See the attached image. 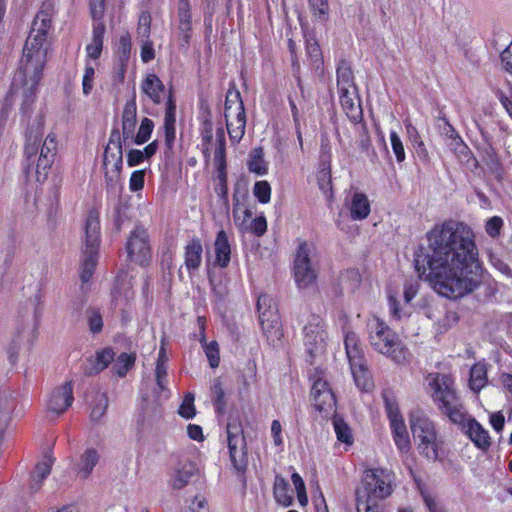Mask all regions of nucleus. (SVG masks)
I'll return each mask as SVG.
<instances>
[{"label": "nucleus", "instance_id": "f257e3e1", "mask_svg": "<svg viewBox=\"0 0 512 512\" xmlns=\"http://www.w3.org/2000/svg\"><path fill=\"white\" fill-rule=\"evenodd\" d=\"M425 238L427 247L420 245L414 252V266L439 295L456 300L481 286L485 270L470 226L444 220L434 224Z\"/></svg>", "mask_w": 512, "mask_h": 512}, {"label": "nucleus", "instance_id": "f03ea898", "mask_svg": "<svg viewBox=\"0 0 512 512\" xmlns=\"http://www.w3.org/2000/svg\"><path fill=\"white\" fill-rule=\"evenodd\" d=\"M53 15V5L44 2L33 19L30 33L23 47L19 70L23 75L24 84L27 85L30 82L32 93L36 92L43 78L47 61V48L44 44L52 26Z\"/></svg>", "mask_w": 512, "mask_h": 512}, {"label": "nucleus", "instance_id": "7ed1b4c3", "mask_svg": "<svg viewBox=\"0 0 512 512\" xmlns=\"http://www.w3.org/2000/svg\"><path fill=\"white\" fill-rule=\"evenodd\" d=\"M42 138V122L38 123L36 127L32 126L27 129L25 134L23 161V169L27 176L31 174L36 161V180L40 183L47 179L49 170L51 169L57 154L56 135L54 133H49L43 142Z\"/></svg>", "mask_w": 512, "mask_h": 512}, {"label": "nucleus", "instance_id": "20e7f679", "mask_svg": "<svg viewBox=\"0 0 512 512\" xmlns=\"http://www.w3.org/2000/svg\"><path fill=\"white\" fill-rule=\"evenodd\" d=\"M426 382L427 392L444 416H467L455 377L451 373H429Z\"/></svg>", "mask_w": 512, "mask_h": 512}, {"label": "nucleus", "instance_id": "39448f33", "mask_svg": "<svg viewBox=\"0 0 512 512\" xmlns=\"http://www.w3.org/2000/svg\"><path fill=\"white\" fill-rule=\"evenodd\" d=\"M368 340L372 348L397 364L410 362L411 353L402 343L399 335L378 316L371 317L367 322Z\"/></svg>", "mask_w": 512, "mask_h": 512}, {"label": "nucleus", "instance_id": "423d86ee", "mask_svg": "<svg viewBox=\"0 0 512 512\" xmlns=\"http://www.w3.org/2000/svg\"><path fill=\"white\" fill-rule=\"evenodd\" d=\"M85 246L80 263V279L82 284L88 283L95 270L99 258L100 247V215L98 210L91 209L85 220Z\"/></svg>", "mask_w": 512, "mask_h": 512}, {"label": "nucleus", "instance_id": "0eeeda50", "mask_svg": "<svg viewBox=\"0 0 512 512\" xmlns=\"http://www.w3.org/2000/svg\"><path fill=\"white\" fill-rule=\"evenodd\" d=\"M346 356L351 374L357 388L362 392H371L374 388L372 374L368 368L365 353L355 332H347L344 337Z\"/></svg>", "mask_w": 512, "mask_h": 512}, {"label": "nucleus", "instance_id": "6e6552de", "mask_svg": "<svg viewBox=\"0 0 512 512\" xmlns=\"http://www.w3.org/2000/svg\"><path fill=\"white\" fill-rule=\"evenodd\" d=\"M393 475L390 471L375 468L364 472L361 485L356 489L357 499L380 501L392 493Z\"/></svg>", "mask_w": 512, "mask_h": 512}, {"label": "nucleus", "instance_id": "1a4fd4ad", "mask_svg": "<svg viewBox=\"0 0 512 512\" xmlns=\"http://www.w3.org/2000/svg\"><path fill=\"white\" fill-rule=\"evenodd\" d=\"M312 382L310 399L316 412L324 416H338L337 399L328 381L324 378V372L316 369L310 377Z\"/></svg>", "mask_w": 512, "mask_h": 512}, {"label": "nucleus", "instance_id": "9d476101", "mask_svg": "<svg viewBox=\"0 0 512 512\" xmlns=\"http://www.w3.org/2000/svg\"><path fill=\"white\" fill-rule=\"evenodd\" d=\"M89 13L93 20L91 42L86 45V59L98 60L104 47L106 25L103 17L106 10V0H88Z\"/></svg>", "mask_w": 512, "mask_h": 512}, {"label": "nucleus", "instance_id": "9b49d317", "mask_svg": "<svg viewBox=\"0 0 512 512\" xmlns=\"http://www.w3.org/2000/svg\"><path fill=\"white\" fill-rule=\"evenodd\" d=\"M125 250L130 262L140 267H148L152 260L148 229L141 224L135 225L127 237Z\"/></svg>", "mask_w": 512, "mask_h": 512}, {"label": "nucleus", "instance_id": "f8f14e48", "mask_svg": "<svg viewBox=\"0 0 512 512\" xmlns=\"http://www.w3.org/2000/svg\"><path fill=\"white\" fill-rule=\"evenodd\" d=\"M122 165L123 149L121 134L118 128H113L103 154V167L105 169V182L107 185H112L114 178L120 176Z\"/></svg>", "mask_w": 512, "mask_h": 512}, {"label": "nucleus", "instance_id": "ddd939ff", "mask_svg": "<svg viewBox=\"0 0 512 512\" xmlns=\"http://www.w3.org/2000/svg\"><path fill=\"white\" fill-rule=\"evenodd\" d=\"M239 419L230 418L226 432L231 463L237 471L242 472L247 466V452L243 428Z\"/></svg>", "mask_w": 512, "mask_h": 512}, {"label": "nucleus", "instance_id": "4468645a", "mask_svg": "<svg viewBox=\"0 0 512 512\" xmlns=\"http://www.w3.org/2000/svg\"><path fill=\"white\" fill-rule=\"evenodd\" d=\"M410 427L414 439L419 441L420 452L428 459H436V432L429 418H412Z\"/></svg>", "mask_w": 512, "mask_h": 512}, {"label": "nucleus", "instance_id": "2eb2a0df", "mask_svg": "<svg viewBox=\"0 0 512 512\" xmlns=\"http://www.w3.org/2000/svg\"><path fill=\"white\" fill-rule=\"evenodd\" d=\"M310 246L305 240H300L294 257L293 273L299 288H306L316 280V272L310 260Z\"/></svg>", "mask_w": 512, "mask_h": 512}, {"label": "nucleus", "instance_id": "dca6fc26", "mask_svg": "<svg viewBox=\"0 0 512 512\" xmlns=\"http://www.w3.org/2000/svg\"><path fill=\"white\" fill-rule=\"evenodd\" d=\"M303 341L307 352L311 357L325 350L327 332L323 319L318 315H311L308 323L303 328Z\"/></svg>", "mask_w": 512, "mask_h": 512}, {"label": "nucleus", "instance_id": "f3484780", "mask_svg": "<svg viewBox=\"0 0 512 512\" xmlns=\"http://www.w3.org/2000/svg\"><path fill=\"white\" fill-rule=\"evenodd\" d=\"M459 430L481 451L486 452L491 446L489 432L475 418H450Z\"/></svg>", "mask_w": 512, "mask_h": 512}, {"label": "nucleus", "instance_id": "a211bd4d", "mask_svg": "<svg viewBox=\"0 0 512 512\" xmlns=\"http://www.w3.org/2000/svg\"><path fill=\"white\" fill-rule=\"evenodd\" d=\"M418 291L419 283L417 281L405 282L403 291L405 305H401L396 292L391 290L388 291L387 304L392 320L400 321L404 317L410 315V312L406 310V305L410 304V302L416 297Z\"/></svg>", "mask_w": 512, "mask_h": 512}, {"label": "nucleus", "instance_id": "6ab92c4d", "mask_svg": "<svg viewBox=\"0 0 512 512\" xmlns=\"http://www.w3.org/2000/svg\"><path fill=\"white\" fill-rule=\"evenodd\" d=\"M176 110L177 104L174 89L173 86H170L166 96L165 114L163 121L166 155L172 153L176 140Z\"/></svg>", "mask_w": 512, "mask_h": 512}, {"label": "nucleus", "instance_id": "aec40b11", "mask_svg": "<svg viewBox=\"0 0 512 512\" xmlns=\"http://www.w3.org/2000/svg\"><path fill=\"white\" fill-rule=\"evenodd\" d=\"M73 388L74 383L72 380L56 387L47 400V409L57 415L65 413L74 401Z\"/></svg>", "mask_w": 512, "mask_h": 512}, {"label": "nucleus", "instance_id": "412c9836", "mask_svg": "<svg viewBox=\"0 0 512 512\" xmlns=\"http://www.w3.org/2000/svg\"><path fill=\"white\" fill-rule=\"evenodd\" d=\"M262 332L270 343L280 341L284 335L278 308L258 311Z\"/></svg>", "mask_w": 512, "mask_h": 512}, {"label": "nucleus", "instance_id": "4be33fe9", "mask_svg": "<svg viewBox=\"0 0 512 512\" xmlns=\"http://www.w3.org/2000/svg\"><path fill=\"white\" fill-rule=\"evenodd\" d=\"M184 266L187 272L192 275L197 272L202 265L203 244L202 240L193 236L190 238L183 248Z\"/></svg>", "mask_w": 512, "mask_h": 512}, {"label": "nucleus", "instance_id": "5701e85b", "mask_svg": "<svg viewBox=\"0 0 512 512\" xmlns=\"http://www.w3.org/2000/svg\"><path fill=\"white\" fill-rule=\"evenodd\" d=\"M198 475V468L195 463L189 460L180 461L174 468L169 485L175 490H180L193 482Z\"/></svg>", "mask_w": 512, "mask_h": 512}, {"label": "nucleus", "instance_id": "b1692460", "mask_svg": "<svg viewBox=\"0 0 512 512\" xmlns=\"http://www.w3.org/2000/svg\"><path fill=\"white\" fill-rule=\"evenodd\" d=\"M214 266L227 268L231 262L232 247L229 236L224 229L217 232L214 244Z\"/></svg>", "mask_w": 512, "mask_h": 512}, {"label": "nucleus", "instance_id": "393cba45", "mask_svg": "<svg viewBox=\"0 0 512 512\" xmlns=\"http://www.w3.org/2000/svg\"><path fill=\"white\" fill-rule=\"evenodd\" d=\"M141 91L155 104L160 105L164 101L165 85L155 73H148L140 84Z\"/></svg>", "mask_w": 512, "mask_h": 512}, {"label": "nucleus", "instance_id": "a878e982", "mask_svg": "<svg viewBox=\"0 0 512 512\" xmlns=\"http://www.w3.org/2000/svg\"><path fill=\"white\" fill-rule=\"evenodd\" d=\"M99 461V451L93 447H89L85 449L84 452L80 455L79 459L74 464L73 469L80 479L86 480L90 477L93 469L96 467Z\"/></svg>", "mask_w": 512, "mask_h": 512}, {"label": "nucleus", "instance_id": "bb28decb", "mask_svg": "<svg viewBox=\"0 0 512 512\" xmlns=\"http://www.w3.org/2000/svg\"><path fill=\"white\" fill-rule=\"evenodd\" d=\"M339 101L344 113L353 123L362 121L363 111L358 90H351L347 94L339 95Z\"/></svg>", "mask_w": 512, "mask_h": 512}, {"label": "nucleus", "instance_id": "cd10ccee", "mask_svg": "<svg viewBox=\"0 0 512 512\" xmlns=\"http://www.w3.org/2000/svg\"><path fill=\"white\" fill-rule=\"evenodd\" d=\"M121 123L123 140L133 139L137 123V105L135 98L125 103Z\"/></svg>", "mask_w": 512, "mask_h": 512}, {"label": "nucleus", "instance_id": "c85d7f7f", "mask_svg": "<svg viewBox=\"0 0 512 512\" xmlns=\"http://www.w3.org/2000/svg\"><path fill=\"white\" fill-rule=\"evenodd\" d=\"M348 209L353 220L361 221L366 219L371 212V203L368 196L363 192H355L348 204Z\"/></svg>", "mask_w": 512, "mask_h": 512}, {"label": "nucleus", "instance_id": "c756f323", "mask_svg": "<svg viewBox=\"0 0 512 512\" xmlns=\"http://www.w3.org/2000/svg\"><path fill=\"white\" fill-rule=\"evenodd\" d=\"M444 123L443 133L448 138L451 139V149L459 154V156H463L465 158L472 157V152L468 145L464 142V140L459 135L458 131L454 128V126L450 123L447 117L440 118Z\"/></svg>", "mask_w": 512, "mask_h": 512}, {"label": "nucleus", "instance_id": "7c9ffc66", "mask_svg": "<svg viewBox=\"0 0 512 512\" xmlns=\"http://www.w3.org/2000/svg\"><path fill=\"white\" fill-rule=\"evenodd\" d=\"M338 95L347 94L351 90H358L354 81V74L348 62L341 60L336 70Z\"/></svg>", "mask_w": 512, "mask_h": 512}, {"label": "nucleus", "instance_id": "2f4dec72", "mask_svg": "<svg viewBox=\"0 0 512 512\" xmlns=\"http://www.w3.org/2000/svg\"><path fill=\"white\" fill-rule=\"evenodd\" d=\"M168 365L167 364H156L155 365V381L156 387L154 394L157 398V402L160 404L162 401L169 399L171 391L168 388Z\"/></svg>", "mask_w": 512, "mask_h": 512}, {"label": "nucleus", "instance_id": "473e14b6", "mask_svg": "<svg viewBox=\"0 0 512 512\" xmlns=\"http://www.w3.org/2000/svg\"><path fill=\"white\" fill-rule=\"evenodd\" d=\"M391 430L397 448L401 452H408L410 449V439L403 418H391Z\"/></svg>", "mask_w": 512, "mask_h": 512}, {"label": "nucleus", "instance_id": "72a5a7b5", "mask_svg": "<svg viewBox=\"0 0 512 512\" xmlns=\"http://www.w3.org/2000/svg\"><path fill=\"white\" fill-rule=\"evenodd\" d=\"M488 383L487 366L484 362H477L472 365L469 375V388L474 393H479Z\"/></svg>", "mask_w": 512, "mask_h": 512}, {"label": "nucleus", "instance_id": "f704fd0d", "mask_svg": "<svg viewBox=\"0 0 512 512\" xmlns=\"http://www.w3.org/2000/svg\"><path fill=\"white\" fill-rule=\"evenodd\" d=\"M226 127L230 137V141L233 144H237L241 141L245 134L246 129V113L245 111L237 112L234 120L226 118Z\"/></svg>", "mask_w": 512, "mask_h": 512}, {"label": "nucleus", "instance_id": "c9c22d12", "mask_svg": "<svg viewBox=\"0 0 512 512\" xmlns=\"http://www.w3.org/2000/svg\"><path fill=\"white\" fill-rule=\"evenodd\" d=\"M115 353L111 347L96 352L93 365L86 371L87 375H96L106 369L114 361Z\"/></svg>", "mask_w": 512, "mask_h": 512}, {"label": "nucleus", "instance_id": "e433bc0d", "mask_svg": "<svg viewBox=\"0 0 512 512\" xmlns=\"http://www.w3.org/2000/svg\"><path fill=\"white\" fill-rule=\"evenodd\" d=\"M273 493L277 503L285 507L292 505L293 496L289 492V484L282 476L275 477Z\"/></svg>", "mask_w": 512, "mask_h": 512}, {"label": "nucleus", "instance_id": "4c0bfd02", "mask_svg": "<svg viewBox=\"0 0 512 512\" xmlns=\"http://www.w3.org/2000/svg\"><path fill=\"white\" fill-rule=\"evenodd\" d=\"M234 108L235 114L237 112L245 111L244 103L241 97V93L236 89L235 84H232L226 94L225 100V118H229Z\"/></svg>", "mask_w": 512, "mask_h": 512}, {"label": "nucleus", "instance_id": "58836bf2", "mask_svg": "<svg viewBox=\"0 0 512 512\" xmlns=\"http://www.w3.org/2000/svg\"><path fill=\"white\" fill-rule=\"evenodd\" d=\"M212 402L214 405L215 413L223 415L228 412V405L225 391L223 390L222 383L216 380L211 387Z\"/></svg>", "mask_w": 512, "mask_h": 512}, {"label": "nucleus", "instance_id": "ea45409f", "mask_svg": "<svg viewBox=\"0 0 512 512\" xmlns=\"http://www.w3.org/2000/svg\"><path fill=\"white\" fill-rule=\"evenodd\" d=\"M216 141L217 146L214 151V162L217 169H226V140L223 128H217L216 130Z\"/></svg>", "mask_w": 512, "mask_h": 512}, {"label": "nucleus", "instance_id": "a19ab883", "mask_svg": "<svg viewBox=\"0 0 512 512\" xmlns=\"http://www.w3.org/2000/svg\"><path fill=\"white\" fill-rule=\"evenodd\" d=\"M136 361V355L134 353L128 354V353H121L114 365H113V371L118 377H125L126 374L130 369L133 368Z\"/></svg>", "mask_w": 512, "mask_h": 512}, {"label": "nucleus", "instance_id": "79ce46f5", "mask_svg": "<svg viewBox=\"0 0 512 512\" xmlns=\"http://www.w3.org/2000/svg\"><path fill=\"white\" fill-rule=\"evenodd\" d=\"M381 396L387 416H401L399 402L394 390L390 388L383 389Z\"/></svg>", "mask_w": 512, "mask_h": 512}, {"label": "nucleus", "instance_id": "37998d69", "mask_svg": "<svg viewBox=\"0 0 512 512\" xmlns=\"http://www.w3.org/2000/svg\"><path fill=\"white\" fill-rule=\"evenodd\" d=\"M247 168L257 176H264L268 173V163L263 158L261 149L255 150L247 162Z\"/></svg>", "mask_w": 512, "mask_h": 512}, {"label": "nucleus", "instance_id": "c03bdc74", "mask_svg": "<svg viewBox=\"0 0 512 512\" xmlns=\"http://www.w3.org/2000/svg\"><path fill=\"white\" fill-rule=\"evenodd\" d=\"M87 324L92 334H99L104 326L103 317L99 308L89 307L86 312Z\"/></svg>", "mask_w": 512, "mask_h": 512}, {"label": "nucleus", "instance_id": "a18cd8bd", "mask_svg": "<svg viewBox=\"0 0 512 512\" xmlns=\"http://www.w3.org/2000/svg\"><path fill=\"white\" fill-rule=\"evenodd\" d=\"M200 136L201 142L205 144H211L213 140V122H212V113L209 107L206 105L205 107V115L201 120L200 125Z\"/></svg>", "mask_w": 512, "mask_h": 512}, {"label": "nucleus", "instance_id": "49530a36", "mask_svg": "<svg viewBox=\"0 0 512 512\" xmlns=\"http://www.w3.org/2000/svg\"><path fill=\"white\" fill-rule=\"evenodd\" d=\"M287 47L289 53L291 55V67L294 78L296 79L297 86L303 91L302 79L300 75L301 66L297 56V47L296 43L292 38H289L287 41Z\"/></svg>", "mask_w": 512, "mask_h": 512}, {"label": "nucleus", "instance_id": "de8ad7c7", "mask_svg": "<svg viewBox=\"0 0 512 512\" xmlns=\"http://www.w3.org/2000/svg\"><path fill=\"white\" fill-rule=\"evenodd\" d=\"M154 126H155L154 122L150 118L144 117L141 120V123H140V126L138 128L136 135H134V137H133L134 143L137 145H142V144L146 143L152 135Z\"/></svg>", "mask_w": 512, "mask_h": 512}, {"label": "nucleus", "instance_id": "09e8293b", "mask_svg": "<svg viewBox=\"0 0 512 512\" xmlns=\"http://www.w3.org/2000/svg\"><path fill=\"white\" fill-rule=\"evenodd\" d=\"M132 49L131 36L128 32L121 35L116 48V56L119 62L128 63Z\"/></svg>", "mask_w": 512, "mask_h": 512}, {"label": "nucleus", "instance_id": "8fccbe9b", "mask_svg": "<svg viewBox=\"0 0 512 512\" xmlns=\"http://www.w3.org/2000/svg\"><path fill=\"white\" fill-rule=\"evenodd\" d=\"M333 427L337 435V439L345 444H352L353 436L349 425L344 421V418H332Z\"/></svg>", "mask_w": 512, "mask_h": 512}, {"label": "nucleus", "instance_id": "3c124183", "mask_svg": "<svg viewBox=\"0 0 512 512\" xmlns=\"http://www.w3.org/2000/svg\"><path fill=\"white\" fill-rule=\"evenodd\" d=\"M312 16L318 21H326L329 17L328 0H307Z\"/></svg>", "mask_w": 512, "mask_h": 512}, {"label": "nucleus", "instance_id": "603ef678", "mask_svg": "<svg viewBox=\"0 0 512 512\" xmlns=\"http://www.w3.org/2000/svg\"><path fill=\"white\" fill-rule=\"evenodd\" d=\"M271 185L266 180L256 181L253 187V195L261 204H267L271 200Z\"/></svg>", "mask_w": 512, "mask_h": 512}, {"label": "nucleus", "instance_id": "864d4df0", "mask_svg": "<svg viewBox=\"0 0 512 512\" xmlns=\"http://www.w3.org/2000/svg\"><path fill=\"white\" fill-rule=\"evenodd\" d=\"M128 278V274L126 272H121L116 276L114 288L112 291V295L115 300H118L121 290H125V296L128 297L129 294H132V283L131 281H126Z\"/></svg>", "mask_w": 512, "mask_h": 512}, {"label": "nucleus", "instance_id": "5fc2aeb1", "mask_svg": "<svg viewBox=\"0 0 512 512\" xmlns=\"http://www.w3.org/2000/svg\"><path fill=\"white\" fill-rule=\"evenodd\" d=\"M233 217L235 222L241 220L242 222H245L247 219L252 217V211L244 207L242 208V205L240 203V199L238 196V189H235L233 193Z\"/></svg>", "mask_w": 512, "mask_h": 512}, {"label": "nucleus", "instance_id": "6e6d98bb", "mask_svg": "<svg viewBox=\"0 0 512 512\" xmlns=\"http://www.w3.org/2000/svg\"><path fill=\"white\" fill-rule=\"evenodd\" d=\"M152 17L148 10L141 11L138 18L137 33L146 39H149L151 32Z\"/></svg>", "mask_w": 512, "mask_h": 512}, {"label": "nucleus", "instance_id": "4d7b16f0", "mask_svg": "<svg viewBox=\"0 0 512 512\" xmlns=\"http://www.w3.org/2000/svg\"><path fill=\"white\" fill-rule=\"evenodd\" d=\"M94 77L95 68L90 64L89 61L85 60L84 75L82 78V91L86 96L92 92Z\"/></svg>", "mask_w": 512, "mask_h": 512}, {"label": "nucleus", "instance_id": "13d9d810", "mask_svg": "<svg viewBox=\"0 0 512 512\" xmlns=\"http://www.w3.org/2000/svg\"><path fill=\"white\" fill-rule=\"evenodd\" d=\"M195 396L192 392L184 394L183 400L178 408L179 416H195L196 409L194 405Z\"/></svg>", "mask_w": 512, "mask_h": 512}, {"label": "nucleus", "instance_id": "bf43d9fd", "mask_svg": "<svg viewBox=\"0 0 512 512\" xmlns=\"http://www.w3.org/2000/svg\"><path fill=\"white\" fill-rule=\"evenodd\" d=\"M390 142L393 153L395 154L398 163H402L406 159L404 145L396 131H390Z\"/></svg>", "mask_w": 512, "mask_h": 512}, {"label": "nucleus", "instance_id": "052dcab7", "mask_svg": "<svg viewBox=\"0 0 512 512\" xmlns=\"http://www.w3.org/2000/svg\"><path fill=\"white\" fill-rule=\"evenodd\" d=\"M205 354L208 358L211 368H217L220 364L219 345L216 341H211L205 345Z\"/></svg>", "mask_w": 512, "mask_h": 512}, {"label": "nucleus", "instance_id": "680f3d73", "mask_svg": "<svg viewBox=\"0 0 512 512\" xmlns=\"http://www.w3.org/2000/svg\"><path fill=\"white\" fill-rule=\"evenodd\" d=\"M90 416H104L108 408V397L105 393H97Z\"/></svg>", "mask_w": 512, "mask_h": 512}, {"label": "nucleus", "instance_id": "e2e57ef3", "mask_svg": "<svg viewBox=\"0 0 512 512\" xmlns=\"http://www.w3.org/2000/svg\"><path fill=\"white\" fill-rule=\"evenodd\" d=\"M145 170H135L132 172L129 179V189L131 192H138L144 188L145 184Z\"/></svg>", "mask_w": 512, "mask_h": 512}, {"label": "nucleus", "instance_id": "0e129e2a", "mask_svg": "<svg viewBox=\"0 0 512 512\" xmlns=\"http://www.w3.org/2000/svg\"><path fill=\"white\" fill-rule=\"evenodd\" d=\"M217 180L218 187L216 188L217 194L227 200L228 198V176H227V168L226 169H217Z\"/></svg>", "mask_w": 512, "mask_h": 512}, {"label": "nucleus", "instance_id": "69168bd1", "mask_svg": "<svg viewBox=\"0 0 512 512\" xmlns=\"http://www.w3.org/2000/svg\"><path fill=\"white\" fill-rule=\"evenodd\" d=\"M503 225L501 217L493 216L486 222L485 231L490 237L496 238L500 235Z\"/></svg>", "mask_w": 512, "mask_h": 512}, {"label": "nucleus", "instance_id": "338daca9", "mask_svg": "<svg viewBox=\"0 0 512 512\" xmlns=\"http://www.w3.org/2000/svg\"><path fill=\"white\" fill-rule=\"evenodd\" d=\"M501 65L504 71L512 75V41L500 54Z\"/></svg>", "mask_w": 512, "mask_h": 512}, {"label": "nucleus", "instance_id": "774afa93", "mask_svg": "<svg viewBox=\"0 0 512 512\" xmlns=\"http://www.w3.org/2000/svg\"><path fill=\"white\" fill-rule=\"evenodd\" d=\"M496 96L498 97L499 101L509 114V116L512 118V84L508 87V94H505L501 90H499L496 93Z\"/></svg>", "mask_w": 512, "mask_h": 512}]
</instances>
